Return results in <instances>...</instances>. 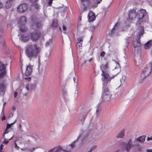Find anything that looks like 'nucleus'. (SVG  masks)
<instances>
[{
	"label": "nucleus",
	"mask_w": 152,
	"mask_h": 152,
	"mask_svg": "<svg viewBox=\"0 0 152 152\" xmlns=\"http://www.w3.org/2000/svg\"><path fill=\"white\" fill-rule=\"evenodd\" d=\"M41 49L36 44H30L27 46L26 50L27 56L29 58L36 56L40 52Z\"/></svg>",
	"instance_id": "nucleus-1"
},
{
	"label": "nucleus",
	"mask_w": 152,
	"mask_h": 152,
	"mask_svg": "<svg viewBox=\"0 0 152 152\" xmlns=\"http://www.w3.org/2000/svg\"><path fill=\"white\" fill-rule=\"evenodd\" d=\"M108 67H100L101 70H102V73L101 76H102L101 80L103 82L107 83L110 82L111 79L114 77L116 75H113V76L111 77L109 74L108 70Z\"/></svg>",
	"instance_id": "nucleus-2"
},
{
	"label": "nucleus",
	"mask_w": 152,
	"mask_h": 152,
	"mask_svg": "<svg viewBox=\"0 0 152 152\" xmlns=\"http://www.w3.org/2000/svg\"><path fill=\"white\" fill-rule=\"evenodd\" d=\"M102 85L103 91L101 98L102 101H108L110 99L112 96L108 88V85L105 82L103 83Z\"/></svg>",
	"instance_id": "nucleus-3"
},
{
	"label": "nucleus",
	"mask_w": 152,
	"mask_h": 152,
	"mask_svg": "<svg viewBox=\"0 0 152 152\" xmlns=\"http://www.w3.org/2000/svg\"><path fill=\"white\" fill-rule=\"evenodd\" d=\"M152 70V67H145L142 71L141 78L139 80V83L142 82L143 80L150 74Z\"/></svg>",
	"instance_id": "nucleus-4"
},
{
	"label": "nucleus",
	"mask_w": 152,
	"mask_h": 152,
	"mask_svg": "<svg viewBox=\"0 0 152 152\" xmlns=\"http://www.w3.org/2000/svg\"><path fill=\"white\" fill-rule=\"evenodd\" d=\"M26 21V18L25 16H22L20 17L18 21V26L21 32H25L27 30V29L25 26Z\"/></svg>",
	"instance_id": "nucleus-5"
},
{
	"label": "nucleus",
	"mask_w": 152,
	"mask_h": 152,
	"mask_svg": "<svg viewBox=\"0 0 152 152\" xmlns=\"http://www.w3.org/2000/svg\"><path fill=\"white\" fill-rule=\"evenodd\" d=\"M123 149L126 152H129L132 147L134 146L133 144L132 140L130 139L127 142H121Z\"/></svg>",
	"instance_id": "nucleus-6"
},
{
	"label": "nucleus",
	"mask_w": 152,
	"mask_h": 152,
	"mask_svg": "<svg viewBox=\"0 0 152 152\" xmlns=\"http://www.w3.org/2000/svg\"><path fill=\"white\" fill-rule=\"evenodd\" d=\"M81 2L82 7L81 9L83 11L85 10L87 8L83 4L84 2H87V7L90 8H95L96 7V5L92 3V0H81Z\"/></svg>",
	"instance_id": "nucleus-7"
},
{
	"label": "nucleus",
	"mask_w": 152,
	"mask_h": 152,
	"mask_svg": "<svg viewBox=\"0 0 152 152\" xmlns=\"http://www.w3.org/2000/svg\"><path fill=\"white\" fill-rule=\"evenodd\" d=\"M28 8V6L26 4H23L19 5L17 7V12L19 13L26 12Z\"/></svg>",
	"instance_id": "nucleus-8"
},
{
	"label": "nucleus",
	"mask_w": 152,
	"mask_h": 152,
	"mask_svg": "<svg viewBox=\"0 0 152 152\" xmlns=\"http://www.w3.org/2000/svg\"><path fill=\"white\" fill-rule=\"evenodd\" d=\"M40 35L39 32L35 31L30 34V37L32 41L33 42H36L39 38Z\"/></svg>",
	"instance_id": "nucleus-9"
},
{
	"label": "nucleus",
	"mask_w": 152,
	"mask_h": 152,
	"mask_svg": "<svg viewBox=\"0 0 152 152\" xmlns=\"http://www.w3.org/2000/svg\"><path fill=\"white\" fill-rule=\"evenodd\" d=\"M21 70L23 73H24L26 75H30L32 71L31 67H21Z\"/></svg>",
	"instance_id": "nucleus-10"
},
{
	"label": "nucleus",
	"mask_w": 152,
	"mask_h": 152,
	"mask_svg": "<svg viewBox=\"0 0 152 152\" xmlns=\"http://www.w3.org/2000/svg\"><path fill=\"white\" fill-rule=\"evenodd\" d=\"M88 18L89 22H92L96 18L94 13L91 11H89L88 15Z\"/></svg>",
	"instance_id": "nucleus-11"
},
{
	"label": "nucleus",
	"mask_w": 152,
	"mask_h": 152,
	"mask_svg": "<svg viewBox=\"0 0 152 152\" xmlns=\"http://www.w3.org/2000/svg\"><path fill=\"white\" fill-rule=\"evenodd\" d=\"M146 13L145 10L141 9L137 12V16L139 19H141L144 17Z\"/></svg>",
	"instance_id": "nucleus-12"
},
{
	"label": "nucleus",
	"mask_w": 152,
	"mask_h": 152,
	"mask_svg": "<svg viewBox=\"0 0 152 152\" xmlns=\"http://www.w3.org/2000/svg\"><path fill=\"white\" fill-rule=\"evenodd\" d=\"M44 75L45 74H43V73L41 74L37 73L36 75L37 81L41 83H43Z\"/></svg>",
	"instance_id": "nucleus-13"
},
{
	"label": "nucleus",
	"mask_w": 152,
	"mask_h": 152,
	"mask_svg": "<svg viewBox=\"0 0 152 152\" xmlns=\"http://www.w3.org/2000/svg\"><path fill=\"white\" fill-rule=\"evenodd\" d=\"M136 13L134 10H130L129 12V17L130 19H132L135 18Z\"/></svg>",
	"instance_id": "nucleus-14"
},
{
	"label": "nucleus",
	"mask_w": 152,
	"mask_h": 152,
	"mask_svg": "<svg viewBox=\"0 0 152 152\" xmlns=\"http://www.w3.org/2000/svg\"><path fill=\"white\" fill-rule=\"evenodd\" d=\"M139 37H137V39H134V41L133 42V45L134 48L139 47L140 46V43L139 41Z\"/></svg>",
	"instance_id": "nucleus-15"
},
{
	"label": "nucleus",
	"mask_w": 152,
	"mask_h": 152,
	"mask_svg": "<svg viewBox=\"0 0 152 152\" xmlns=\"http://www.w3.org/2000/svg\"><path fill=\"white\" fill-rule=\"evenodd\" d=\"M77 47L78 49H81L82 48L83 39L82 38L77 39Z\"/></svg>",
	"instance_id": "nucleus-16"
},
{
	"label": "nucleus",
	"mask_w": 152,
	"mask_h": 152,
	"mask_svg": "<svg viewBox=\"0 0 152 152\" xmlns=\"http://www.w3.org/2000/svg\"><path fill=\"white\" fill-rule=\"evenodd\" d=\"M21 39L23 41L26 42L29 40V38L28 34H24L22 35Z\"/></svg>",
	"instance_id": "nucleus-17"
},
{
	"label": "nucleus",
	"mask_w": 152,
	"mask_h": 152,
	"mask_svg": "<svg viewBox=\"0 0 152 152\" xmlns=\"http://www.w3.org/2000/svg\"><path fill=\"white\" fill-rule=\"evenodd\" d=\"M0 71V79L2 78L6 74V67H1Z\"/></svg>",
	"instance_id": "nucleus-18"
},
{
	"label": "nucleus",
	"mask_w": 152,
	"mask_h": 152,
	"mask_svg": "<svg viewBox=\"0 0 152 152\" xmlns=\"http://www.w3.org/2000/svg\"><path fill=\"white\" fill-rule=\"evenodd\" d=\"M35 88V85L31 84H27L26 86V88L28 91H31L34 89Z\"/></svg>",
	"instance_id": "nucleus-19"
},
{
	"label": "nucleus",
	"mask_w": 152,
	"mask_h": 152,
	"mask_svg": "<svg viewBox=\"0 0 152 152\" xmlns=\"http://www.w3.org/2000/svg\"><path fill=\"white\" fill-rule=\"evenodd\" d=\"M96 114L97 116L101 110V104L100 103H99L96 106Z\"/></svg>",
	"instance_id": "nucleus-20"
},
{
	"label": "nucleus",
	"mask_w": 152,
	"mask_h": 152,
	"mask_svg": "<svg viewBox=\"0 0 152 152\" xmlns=\"http://www.w3.org/2000/svg\"><path fill=\"white\" fill-rule=\"evenodd\" d=\"M145 136L143 135L140 137L136 139L134 141V142L137 141L140 142H143L145 141Z\"/></svg>",
	"instance_id": "nucleus-21"
},
{
	"label": "nucleus",
	"mask_w": 152,
	"mask_h": 152,
	"mask_svg": "<svg viewBox=\"0 0 152 152\" xmlns=\"http://www.w3.org/2000/svg\"><path fill=\"white\" fill-rule=\"evenodd\" d=\"M82 134V132H80L79 134V135L78 136L76 140H74L73 142H72L71 144H70L69 145V146H70L71 148H72L74 147V144L78 140V139L80 137Z\"/></svg>",
	"instance_id": "nucleus-22"
},
{
	"label": "nucleus",
	"mask_w": 152,
	"mask_h": 152,
	"mask_svg": "<svg viewBox=\"0 0 152 152\" xmlns=\"http://www.w3.org/2000/svg\"><path fill=\"white\" fill-rule=\"evenodd\" d=\"M6 86L4 83H2L0 84V93L2 92L4 93L5 91Z\"/></svg>",
	"instance_id": "nucleus-23"
},
{
	"label": "nucleus",
	"mask_w": 152,
	"mask_h": 152,
	"mask_svg": "<svg viewBox=\"0 0 152 152\" xmlns=\"http://www.w3.org/2000/svg\"><path fill=\"white\" fill-rule=\"evenodd\" d=\"M120 82L121 84L120 86H125L126 84V82L125 81V76H122V77L120 78Z\"/></svg>",
	"instance_id": "nucleus-24"
},
{
	"label": "nucleus",
	"mask_w": 152,
	"mask_h": 152,
	"mask_svg": "<svg viewBox=\"0 0 152 152\" xmlns=\"http://www.w3.org/2000/svg\"><path fill=\"white\" fill-rule=\"evenodd\" d=\"M12 0H7L5 4V7L7 8H10L12 6Z\"/></svg>",
	"instance_id": "nucleus-25"
},
{
	"label": "nucleus",
	"mask_w": 152,
	"mask_h": 152,
	"mask_svg": "<svg viewBox=\"0 0 152 152\" xmlns=\"http://www.w3.org/2000/svg\"><path fill=\"white\" fill-rule=\"evenodd\" d=\"M65 85V84H63V86H61V87L63 89V92L62 93V95L64 97L65 101V97L67 95L66 91L64 89Z\"/></svg>",
	"instance_id": "nucleus-26"
},
{
	"label": "nucleus",
	"mask_w": 152,
	"mask_h": 152,
	"mask_svg": "<svg viewBox=\"0 0 152 152\" xmlns=\"http://www.w3.org/2000/svg\"><path fill=\"white\" fill-rule=\"evenodd\" d=\"M152 45V41L150 40L147 42L144 45V48L147 49L149 48Z\"/></svg>",
	"instance_id": "nucleus-27"
},
{
	"label": "nucleus",
	"mask_w": 152,
	"mask_h": 152,
	"mask_svg": "<svg viewBox=\"0 0 152 152\" xmlns=\"http://www.w3.org/2000/svg\"><path fill=\"white\" fill-rule=\"evenodd\" d=\"M58 25V21L57 20H53L52 21V23L51 25L52 27H56Z\"/></svg>",
	"instance_id": "nucleus-28"
},
{
	"label": "nucleus",
	"mask_w": 152,
	"mask_h": 152,
	"mask_svg": "<svg viewBox=\"0 0 152 152\" xmlns=\"http://www.w3.org/2000/svg\"><path fill=\"white\" fill-rule=\"evenodd\" d=\"M124 131L122 130L121 132H119L118 134L116 136V137L117 138H122L124 136Z\"/></svg>",
	"instance_id": "nucleus-29"
},
{
	"label": "nucleus",
	"mask_w": 152,
	"mask_h": 152,
	"mask_svg": "<svg viewBox=\"0 0 152 152\" xmlns=\"http://www.w3.org/2000/svg\"><path fill=\"white\" fill-rule=\"evenodd\" d=\"M38 73L41 74L42 73L45 74V69L43 67H38Z\"/></svg>",
	"instance_id": "nucleus-30"
},
{
	"label": "nucleus",
	"mask_w": 152,
	"mask_h": 152,
	"mask_svg": "<svg viewBox=\"0 0 152 152\" xmlns=\"http://www.w3.org/2000/svg\"><path fill=\"white\" fill-rule=\"evenodd\" d=\"M32 7L35 9L37 11H39V5L37 4H33Z\"/></svg>",
	"instance_id": "nucleus-31"
},
{
	"label": "nucleus",
	"mask_w": 152,
	"mask_h": 152,
	"mask_svg": "<svg viewBox=\"0 0 152 152\" xmlns=\"http://www.w3.org/2000/svg\"><path fill=\"white\" fill-rule=\"evenodd\" d=\"M43 24L40 22H37L35 23H34L33 26H36L37 28H39L41 27Z\"/></svg>",
	"instance_id": "nucleus-32"
},
{
	"label": "nucleus",
	"mask_w": 152,
	"mask_h": 152,
	"mask_svg": "<svg viewBox=\"0 0 152 152\" xmlns=\"http://www.w3.org/2000/svg\"><path fill=\"white\" fill-rule=\"evenodd\" d=\"M28 136H31L32 138L34 139V140L38 138V136L37 135L34 134L32 133H30L29 134H28Z\"/></svg>",
	"instance_id": "nucleus-33"
},
{
	"label": "nucleus",
	"mask_w": 152,
	"mask_h": 152,
	"mask_svg": "<svg viewBox=\"0 0 152 152\" xmlns=\"http://www.w3.org/2000/svg\"><path fill=\"white\" fill-rule=\"evenodd\" d=\"M118 25L119 23H116L114 27L111 30V31H110L109 33L110 34H112L113 33V31L115 30L116 29V27Z\"/></svg>",
	"instance_id": "nucleus-34"
},
{
	"label": "nucleus",
	"mask_w": 152,
	"mask_h": 152,
	"mask_svg": "<svg viewBox=\"0 0 152 152\" xmlns=\"http://www.w3.org/2000/svg\"><path fill=\"white\" fill-rule=\"evenodd\" d=\"M54 148V152H59L61 149V147L58 146L54 148Z\"/></svg>",
	"instance_id": "nucleus-35"
},
{
	"label": "nucleus",
	"mask_w": 152,
	"mask_h": 152,
	"mask_svg": "<svg viewBox=\"0 0 152 152\" xmlns=\"http://www.w3.org/2000/svg\"><path fill=\"white\" fill-rule=\"evenodd\" d=\"M121 67H115L114 72H116V75H117L121 71Z\"/></svg>",
	"instance_id": "nucleus-36"
},
{
	"label": "nucleus",
	"mask_w": 152,
	"mask_h": 152,
	"mask_svg": "<svg viewBox=\"0 0 152 152\" xmlns=\"http://www.w3.org/2000/svg\"><path fill=\"white\" fill-rule=\"evenodd\" d=\"M52 43V40L50 39L46 43V45L47 46L50 45Z\"/></svg>",
	"instance_id": "nucleus-37"
},
{
	"label": "nucleus",
	"mask_w": 152,
	"mask_h": 152,
	"mask_svg": "<svg viewBox=\"0 0 152 152\" xmlns=\"http://www.w3.org/2000/svg\"><path fill=\"white\" fill-rule=\"evenodd\" d=\"M102 0H94V3L92 2V3L93 4H94L97 6L96 4H99L100 3Z\"/></svg>",
	"instance_id": "nucleus-38"
},
{
	"label": "nucleus",
	"mask_w": 152,
	"mask_h": 152,
	"mask_svg": "<svg viewBox=\"0 0 152 152\" xmlns=\"http://www.w3.org/2000/svg\"><path fill=\"white\" fill-rule=\"evenodd\" d=\"M73 80L74 81V83L75 84H76V87L77 88V80L76 78L75 77H73Z\"/></svg>",
	"instance_id": "nucleus-39"
},
{
	"label": "nucleus",
	"mask_w": 152,
	"mask_h": 152,
	"mask_svg": "<svg viewBox=\"0 0 152 152\" xmlns=\"http://www.w3.org/2000/svg\"><path fill=\"white\" fill-rule=\"evenodd\" d=\"M143 31L142 29L140 31H139V32L138 33V37H139V39L141 37H140V36L142 35L143 34Z\"/></svg>",
	"instance_id": "nucleus-40"
},
{
	"label": "nucleus",
	"mask_w": 152,
	"mask_h": 152,
	"mask_svg": "<svg viewBox=\"0 0 152 152\" xmlns=\"http://www.w3.org/2000/svg\"><path fill=\"white\" fill-rule=\"evenodd\" d=\"M78 96V91L77 90H76L74 93V98L76 99Z\"/></svg>",
	"instance_id": "nucleus-41"
},
{
	"label": "nucleus",
	"mask_w": 152,
	"mask_h": 152,
	"mask_svg": "<svg viewBox=\"0 0 152 152\" xmlns=\"http://www.w3.org/2000/svg\"><path fill=\"white\" fill-rule=\"evenodd\" d=\"M14 143L15 148L17 150H19V147L18 146L17 143L15 141Z\"/></svg>",
	"instance_id": "nucleus-42"
},
{
	"label": "nucleus",
	"mask_w": 152,
	"mask_h": 152,
	"mask_svg": "<svg viewBox=\"0 0 152 152\" xmlns=\"http://www.w3.org/2000/svg\"><path fill=\"white\" fill-rule=\"evenodd\" d=\"M4 145L2 144H1L0 146V152H2L3 151V148Z\"/></svg>",
	"instance_id": "nucleus-43"
},
{
	"label": "nucleus",
	"mask_w": 152,
	"mask_h": 152,
	"mask_svg": "<svg viewBox=\"0 0 152 152\" xmlns=\"http://www.w3.org/2000/svg\"><path fill=\"white\" fill-rule=\"evenodd\" d=\"M96 146L95 145L93 147H92L90 149V151L91 152H92L96 148Z\"/></svg>",
	"instance_id": "nucleus-44"
},
{
	"label": "nucleus",
	"mask_w": 152,
	"mask_h": 152,
	"mask_svg": "<svg viewBox=\"0 0 152 152\" xmlns=\"http://www.w3.org/2000/svg\"><path fill=\"white\" fill-rule=\"evenodd\" d=\"M9 142V140H7L5 139H4V140L3 142V143L4 144H7Z\"/></svg>",
	"instance_id": "nucleus-45"
},
{
	"label": "nucleus",
	"mask_w": 152,
	"mask_h": 152,
	"mask_svg": "<svg viewBox=\"0 0 152 152\" xmlns=\"http://www.w3.org/2000/svg\"><path fill=\"white\" fill-rule=\"evenodd\" d=\"M8 128H7V126L6 129H5L4 132V134H7L9 132V131L8 130Z\"/></svg>",
	"instance_id": "nucleus-46"
},
{
	"label": "nucleus",
	"mask_w": 152,
	"mask_h": 152,
	"mask_svg": "<svg viewBox=\"0 0 152 152\" xmlns=\"http://www.w3.org/2000/svg\"><path fill=\"white\" fill-rule=\"evenodd\" d=\"M36 149V148L34 147L32 148H29V151L30 152H33Z\"/></svg>",
	"instance_id": "nucleus-47"
},
{
	"label": "nucleus",
	"mask_w": 152,
	"mask_h": 152,
	"mask_svg": "<svg viewBox=\"0 0 152 152\" xmlns=\"http://www.w3.org/2000/svg\"><path fill=\"white\" fill-rule=\"evenodd\" d=\"M105 54V53L104 51H102L100 53V56H101L103 57Z\"/></svg>",
	"instance_id": "nucleus-48"
},
{
	"label": "nucleus",
	"mask_w": 152,
	"mask_h": 152,
	"mask_svg": "<svg viewBox=\"0 0 152 152\" xmlns=\"http://www.w3.org/2000/svg\"><path fill=\"white\" fill-rule=\"evenodd\" d=\"M86 118V115H84L83 117V118L81 120V121L82 122H84Z\"/></svg>",
	"instance_id": "nucleus-49"
},
{
	"label": "nucleus",
	"mask_w": 152,
	"mask_h": 152,
	"mask_svg": "<svg viewBox=\"0 0 152 152\" xmlns=\"http://www.w3.org/2000/svg\"><path fill=\"white\" fill-rule=\"evenodd\" d=\"M16 122V120H15L13 122L10 124H7V127H8V125H12L14 124H15V122Z\"/></svg>",
	"instance_id": "nucleus-50"
},
{
	"label": "nucleus",
	"mask_w": 152,
	"mask_h": 152,
	"mask_svg": "<svg viewBox=\"0 0 152 152\" xmlns=\"http://www.w3.org/2000/svg\"><path fill=\"white\" fill-rule=\"evenodd\" d=\"M16 122V120H15L13 122L10 124H7V127H8V125H12L14 124H15V122Z\"/></svg>",
	"instance_id": "nucleus-51"
},
{
	"label": "nucleus",
	"mask_w": 152,
	"mask_h": 152,
	"mask_svg": "<svg viewBox=\"0 0 152 152\" xmlns=\"http://www.w3.org/2000/svg\"><path fill=\"white\" fill-rule=\"evenodd\" d=\"M125 40H126V47H127L129 45V42L128 41V39H126Z\"/></svg>",
	"instance_id": "nucleus-52"
},
{
	"label": "nucleus",
	"mask_w": 152,
	"mask_h": 152,
	"mask_svg": "<svg viewBox=\"0 0 152 152\" xmlns=\"http://www.w3.org/2000/svg\"><path fill=\"white\" fill-rule=\"evenodd\" d=\"M13 113L12 112H11L10 113V114L9 116V118H11L13 116Z\"/></svg>",
	"instance_id": "nucleus-53"
},
{
	"label": "nucleus",
	"mask_w": 152,
	"mask_h": 152,
	"mask_svg": "<svg viewBox=\"0 0 152 152\" xmlns=\"http://www.w3.org/2000/svg\"><path fill=\"white\" fill-rule=\"evenodd\" d=\"M62 28L65 31L66 29V27L65 25H63L62 26Z\"/></svg>",
	"instance_id": "nucleus-54"
},
{
	"label": "nucleus",
	"mask_w": 152,
	"mask_h": 152,
	"mask_svg": "<svg viewBox=\"0 0 152 152\" xmlns=\"http://www.w3.org/2000/svg\"><path fill=\"white\" fill-rule=\"evenodd\" d=\"M54 148H53L52 149H50V150H49L48 151V152H54Z\"/></svg>",
	"instance_id": "nucleus-55"
},
{
	"label": "nucleus",
	"mask_w": 152,
	"mask_h": 152,
	"mask_svg": "<svg viewBox=\"0 0 152 152\" xmlns=\"http://www.w3.org/2000/svg\"><path fill=\"white\" fill-rule=\"evenodd\" d=\"M14 97L15 98L18 95V92L17 91H15L14 93Z\"/></svg>",
	"instance_id": "nucleus-56"
},
{
	"label": "nucleus",
	"mask_w": 152,
	"mask_h": 152,
	"mask_svg": "<svg viewBox=\"0 0 152 152\" xmlns=\"http://www.w3.org/2000/svg\"><path fill=\"white\" fill-rule=\"evenodd\" d=\"M91 31L93 32L95 28L94 26H92L90 28Z\"/></svg>",
	"instance_id": "nucleus-57"
},
{
	"label": "nucleus",
	"mask_w": 152,
	"mask_h": 152,
	"mask_svg": "<svg viewBox=\"0 0 152 152\" xmlns=\"http://www.w3.org/2000/svg\"><path fill=\"white\" fill-rule=\"evenodd\" d=\"M146 152H152V149H148L146 150Z\"/></svg>",
	"instance_id": "nucleus-58"
},
{
	"label": "nucleus",
	"mask_w": 152,
	"mask_h": 152,
	"mask_svg": "<svg viewBox=\"0 0 152 152\" xmlns=\"http://www.w3.org/2000/svg\"><path fill=\"white\" fill-rule=\"evenodd\" d=\"M152 140V138L151 137H148L147 138V141H149L150 140Z\"/></svg>",
	"instance_id": "nucleus-59"
},
{
	"label": "nucleus",
	"mask_w": 152,
	"mask_h": 152,
	"mask_svg": "<svg viewBox=\"0 0 152 152\" xmlns=\"http://www.w3.org/2000/svg\"><path fill=\"white\" fill-rule=\"evenodd\" d=\"M5 117L4 115H3L1 118V120L2 121H4L5 119Z\"/></svg>",
	"instance_id": "nucleus-60"
},
{
	"label": "nucleus",
	"mask_w": 152,
	"mask_h": 152,
	"mask_svg": "<svg viewBox=\"0 0 152 152\" xmlns=\"http://www.w3.org/2000/svg\"><path fill=\"white\" fill-rule=\"evenodd\" d=\"M12 109L13 111H15L16 109V107L15 106H13Z\"/></svg>",
	"instance_id": "nucleus-61"
},
{
	"label": "nucleus",
	"mask_w": 152,
	"mask_h": 152,
	"mask_svg": "<svg viewBox=\"0 0 152 152\" xmlns=\"http://www.w3.org/2000/svg\"><path fill=\"white\" fill-rule=\"evenodd\" d=\"M31 2H34L37 1V0H29Z\"/></svg>",
	"instance_id": "nucleus-62"
},
{
	"label": "nucleus",
	"mask_w": 152,
	"mask_h": 152,
	"mask_svg": "<svg viewBox=\"0 0 152 152\" xmlns=\"http://www.w3.org/2000/svg\"><path fill=\"white\" fill-rule=\"evenodd\" d=\"M0 66H4V65L0 62Z\"/></svg>",
	"instance_id": "nucleus-63"
},
{
	"label": "nucleus",
	"mask_w": 152,
	"mask_h": 152,
	"mask_svg": "<svg viewBox=\"0 0 152 152\" xmlns=\"http://www.w3.org/2000/svg\"><path fill=\"white\" fill-rule=\"evenodd\" d=\"M52 1L51 0H50L48 2V4L49 5H51Z\"/></svg>",
	"instance_id": "nucleus-64"
}]
</instances>
